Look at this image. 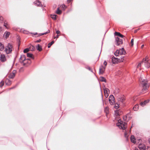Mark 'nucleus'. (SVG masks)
Masks as SVG:
<instances>
[{
  "mask_svg": "<svg viewBox=\"0 0 150 150\" xmlns=\"http://www.w3.org/2000/svg\"><path fill=\"white\" fill-rule=\"evenodd\" d=\"M141 84L142 87V93H144L147 90L148 88L149 87V84L146 79H143L141 82Z\"/></svg>",
  "mask_w": 150,
  "mask_h": 150,
  "instance_id": "1",
  "label": "nucleus"
},
{
  "mask_svg": "<svg viewBox=\"0 0 150 150\" xmlns=\"http://www.w3.org/2000/svg\"><path fill=\"white\" fill-rule=\"evenodd\" d=\"M54 43V41H52L51 42H50L48 45V47L50 48V46Z\"/></svg>",
  "mask_w": 150,
  "mask_h": 150,
  "instance_id": "29",
  "label": "nucleus"
},
{
  "mask_svg": "<svg viewBox=\"0 0 150 150\" xmlns=\"http://www.w3.org/2000/svg\"><path fill=\"white\" fill-rule=\"evenodd\" d=\"M10 33L8 32H6L4 33V34L5 35V36L6 38L8 37L9 35H10Z\"/></svg>",
  "mask_w": 150,
  "mask_h": 150,
  "instance_id": "26",
  "label": "nucleus"
},
{
  "mask_svg": "<svg viewBox=\"0 0 150 150\" xmlns=\"http://www.w3.org/2000/svg\"><path fill=\"white\" fill-rule=\"evenodd\" d=\"M60 7L63 10H65L66 8V6L64 4H62L60 6Z\"/></svg>",
  "mask_w": 150,
  "mask_h": 150,
  "instance_id": "33",
  "label": "nucleus"
},
{
  "mask_svg": "<svg viewBox=\"0 0 150 150\" xmlns=\"http://www.w3.org/2000/svg\"><path fill=\"white\" fill-rule=\"evenodd\" d=\"M149 102V100H145L143 102H142L140 103V105L142 107L144 106L146 104Z\"/></svg>",
  "mask_w": 150,
  "mask_h": 150,
  "instance_id": "18",
  "label": "nucleus"
},
{
  "mask_svg": "<svg viewBox=\"0 0 150 150\" xmlns=\"http://www.w3.org/2000/svg\"><path fill=\"white\" fill-rule=\"evenodd\" d=\"M35 5L38 6L42 7V5L41 4V2L39 0H37L34 2Z\"/></svg>",
  "mask_w": 150,
  "mask_h": 150,
  "instance_id": "9",
  "label": "nucleus"
},
{
  "mask_svg": "<svg viewBox=\"0 0 150 150\" xmlns=\"http://www.w3.org/2000/svg\"><path fill=\"white\" fill-rule=\"evenodd\" d=\"M117 59H118V58H115L114 56H113L112 57V61L113 63L115 64L117 63Z\"/></svg>",
  "mask_w": 150,
  "mask_h": 150,
  "instance_id": "13",
  "label": "nucleus"
},
{
  "mask_svg": "<svg viewBox=\"0 0 150 150\" xmlns=\"http://www.w3.org/2000/svg\"><path fill=\"white\" fill-rule=\"evenodd\" d=\"M41 41V40L40 39L39 40H37L35 42H40Z\"/></svg>",
  "mask_w": 150,
  "mask_h": 150,
  "instance_id": "47",
  "label": "nucleus"
},
{
  "mask_svg": "<svg viewBox=\"0 0 150 150\" xmlns=\"http://www.w3.org/2000/svg\"><path fill=\"white\" fill-rule=\"evenodd\" d=\"M114 35H117L119 36L120 37H121L122 38H123L124 37V36L121 34L120 33L116 32H115V33Z\"/></svg>",
  "mask_w": 150,
  "mask_h": 150,
  "instance_id": "16",
  "label": "nucleus"
},
{
  "mask_svg": "<svg viewBox=\"0 0 150 150\" xmlns=\"http://www.w3.org/2000/svg\"><path fill=\"white\" fill-rule=\"evenodd\" d=\"M6 84L8 85H10L11 83V81L8 79L6 80Z\"/></svg>",
  "mask_w": 150,
  "mask_h": 150,
  "instance_id": "32",
  "label": "nucleus"
},
{
  "mask_svg": "<svg viewBox=\"0 0 150 150\" xmlns=\"http://www.w3.org/2000/svg\"><path fill=\"white\" fill-rule=\"evenodd\" d=\"M138 147L140 150H145L146 149L145 145L143 144L139 145Z\"/></svg>",
  "mask_w": 150,
  "mask_h": 150,
  "instance_id": "14",
  "label": "nucleus"
},
{
  "mask_svg": "<svg viewBox=\"0 0 150 150\" xmlns=\"http://www.w3.org/2000/svg\"><path fill=\"white\" fill-rule=\"evenodd\" d=\"M19 60L20 62L23 64V65L24 66L25 65L26 63V59L25 57V55H21Z\"/></svg>",
  "mask_w": 150,
  "mask_h": 150,
  "instance_id": "4",
  "label": "nucleus"
},
{
  "mask_svg": "<svg viewBox=\"0 0 150 150\" xmlns=\"http://www.w3.org/2000/svg\"><path fill=\"white\" fill-rule=\"evenodd\" d=\"M106 67L104 66L103 67L102 66L99 68V74H103L105 71Z\"/></svg>",
  "mask_w": 150,
  "mask_h": 150,
  "instance_id": "6",
  "label": "nucleus"
},
{
  "mask_svg": "<svg viewBox=\"0 0 150 150\" xmlns=\"http://www.w3.org/2000/svg\"><path fill=\"white\" fill-rule=\"evenodd\" d=\"M115 112H117V110H115Z\"/></svg>",
  "mask_w": 150,
  "mask_h": 150,
  "instance_id": "58",
  "label": "nucleus"
},
{
  "mask_svg": "<svg viewBox=\"0 0 150 150\" xmlns=\"http://www.w3.org/2000/svg\"><path fill=\"white\" fill-rule=\"evenodd\" d=\"M56 16L57 15H51V17L53 20H55L56 19Z\"/></svg>",
  "mask_w": 150,
  "mask_h": 150,
  "instance_id": "28",
  "label": "nucleus"
},
{
  "mask_svg": "<svg viewBox=\"0 0 150 150\" xmlns=\"http://www.w3.org/2000/svg\"><path fill=\"white\" fill-rule=\"evenodd\" d=\"M50 32V31L49 30H48L47 32L45 33H40V34H39V36H41V35H44V34H46L48 33H49Z\"/></svg>",
  "mask_w": 150,
  "mask_h": 150,
  "instance_id": "25",
  "label": "nucleus"
},
{
  "mask_svg": "<svg viewBox=\"0 0 150 150\" xmlns=\"http://www.w3.org/2000/svg\"><path fill=\"white\" fill-rule=\"evenodd\" d=\"M139 108V105L137 104L135 105L133 108V109L134 110L137 111L138 110Z\"/></svg>",
  "mask_w": 150,
  "mask_h": 150,
  "instance_id": "21",
  "label": "nucleus"
},
{
  "mask_svg": "<svg viewBox=\"0 0 150 150\" xmlns=\"http://www.w3.org/2000/svg\"><path fill=\"white\" fill-rule=\"evenodd\" d=\"M124 135L126 138H127L128 136H127V133L126 131L125 132Z\"/></svg>",
  "mask_w": 150,
  "mask_h": 150,
  "instance_id": "41",
  "label": "nucleus"
},
{
  "mask_svg": "<svg viewBox=\"0 0 150 150\" xmlns=\"http://www.w3.org/2000/svg\"><path fill=\"white\" fill-rule=\"evenodd\" d=\"M114 107L115 109H118L119 107V105L117 104H115Z\"/></svg>",
  "mask_w": 150,
  "mask_h": 150,
  "instance_id": "40",
  "label": "nucleus"
},
{
  "mask_svg": "<svg viewBox=\"0 0 150 150\" xmlns=\"http://www.w3.org/2000/svg\"><path fill=\"white\" fill-rule=\"evenodd\" d=\"M117 125L120 129L125 130L127 128V124L126 122H123L120 120H118V122L117 123Z\"/></svg>",
  "mask_w": 150,
  "mask_h": 150,
  "instance_id": "2",
  "label": "nucleus"
},
{
  "mask_svg": "<svg viewBox=\"0 0 150 150\" xmlns=\"http://www.w3.org/2000/svg\"><path fill=\"white\" fill-rule=\"evenodd\" d=\"M56 12L57 14H61L62 12V11L59 10V8H58Z\"/></svg>",
  "mask_w": 150,
  "mask_h": 150,
  "instance_id": "23",
  "label": "nucleus"
},
{
  "mask_svg": "<svg viewBox=\"0 0 150 150\" xmlns=\"http://www.w3.org/2000/svg\"><path fill=\"white\" fill-rule=\"evenodd\" d=\"M104 111H105V112L106 115L108 113V109L107 107H106L105 108Z\"/></svg>",
  "mask_w": 150,
  "mask_h": 150,
  "instance_id": "34",
  "label": "nucleus"
},
{
  "mask_svg": "<svg viewBox=\"0 0 150 150\" xmlns=\"http://www.w3.org/2000/svg\"><path fill=\"white\" fill-rule=\"evenodd\" d=\"M104 90L105 96L107 98L108 96V92H109V90L108 88H105L104 89Z\"/></svg>",
  "mask_w": 150,
  "mask_h": 150,
  "instance_id": "7",
  "label": "nucleus"
},
{
  "mask_svg": "<svg viewBox=\"0 0 150 150\" xmlns=\"http://www.w3.org/2000/svg\"><path fill=\"white\" fill-rule=\"evenodd\" d=\"M87 69H88L89 71H91V72H92V70L89 67H87Z\"/></svg>",
  "mask_w": 150,
  "mask_h": 150,
  "instance_id": "45",
  "label": "nucleus"
},
{
  "mask_svg": "<svg viewBox=\"0 0 150 150\" xmlns=\"http://www.w3.org/2000/svg\"><path fill=\"white\" fill-rule=\"evenodd\" d=\"M30 50L32 51H34L35 49V47L32 45H31L30 46Z\"/></svg>",
  "mask_w": 150,
  "mask_h": 150,
  "instance_id": "30",
  "label": "nucleus"
},
{
  "mask_svg": "<svg viewBox=\"0 0 150 150\" xmlns=\"http://www.w3.org/2000/svg\"><path fill=\"white\" fill-rule=\"evenodd\" d=\"M144 59H143V60L141 62L139 63L138 64V65L137 66V67H140L141 66V65L142 64H143V63H144Z\"/></svg>",
  "mask_w": 150,
  "mask_h": 150,
  "instance_id": "36",
  "label": "nucleus"
},
{
  "mask_svg": "<svg viewBox=\"0 0 150 150\" xmlns=\"http://www.w3.org/2000/svg\"><path fill=\"white\" fill-rule=\"evenodd\" d=\"M15 87H12V88H10V89H13V88H15Z\"/></svg>",
  "mask_w": 150,
  "mask_h": 150,
  "instance_id": "56",
  "label": "nucleus"
},
{
  "mask_svg": "<svg viewBox=\"0 0 150 150\" xmlns=\"http://www.w3.org/2000/svg\"><path fill=\"white\" fill-rule=\"evenodd\" d=\"M125 97L124 96H119L118 98V100L120 102L122 103H124V102L125 100Z\"/></svg>",
  "mask_w": 150,
  "mask_h": 150,
  "instance_id": "8",
  "label": "nucleus"
},
{
  "mask_svg": "<svg viewBox=\"0 0 150 150\" xmlns=\"http://www.w3.org/2000/svg\"><path fill=\"white\" fill-rule=\"evenodd\" d=\"M0 60L1 62H4L6 61V59L4 54H1L0 56Z\"/></svg>",
  "mask_w": 150,
  "mask_h": 150,
  "instance_id": "12",
  "label": "nucleus"
},
{
  "mask_svg": "<svg viewBox=\"0 0 150 150\" xmlns=\"http://www.w3.org/2000/svg\"><path fill=\"white\" fill-rule=\"evenodd\" d=\"M26 59V61L27 60H30L29 59ZM27 62H26V63Z\"/></svg>",
  "mask_w": 150,
  "mask_h": 150,
  "instance_id": "59",
  "label": "nucleus"
},
{
  "mask_svg": "<svg viewBox=\"0 0 150 150\" xmlns=\"http://www.w3.org/2000/svg\"><path fill=\"white\" fill-rule=\"evenodd\" d=\"M131 141L132 142L135 144L136 143V139L133 135H132L130 138Z\"/></svg>",
  "mask_w": 150,
  "mask_h": 150,
  "instance_id": "15",
  "label": "nucleus"
},
{
  "mask_svg": "<svg viewBox=\"0 0 150 150\" xmlns=\"http://www.w3.org/2000/svg\"><path fill=\"white\" fill-rule=\"evenodd\" d=\"M29 48H26L24 50L23 52L24 53H27L29 51Z\"/></svg>",
  "mask_w": 150,
  "mask_h": 150,
  "instance_id": "37",
  "label": "nucleus"
},
{
  "mask_svg": "<svg viewBox=\"0 0 150 150\" xmlns=\"http://www.w3.org/2000/svg\"><path fill=\"white\" fill-rule=\"evenodd\" d=\"M0 18H1H1H3L1 17H0Z\"/></svg>",
  "mask_w": 150,
  "mask_h": 150,
  "instance_id": "61",
  "label": "nucleus"
},
{
  "mask_svg": "<svg viewBox=\"0 0 150 150\" xmlns=\"http://www.w3.org/2000/svg\"><path fill=\"white\" fill-rule=\"evenodd\" d=\"M7 24L6 23H5V22L4 23V26L5 27H6V28H7Z\"/></svg>",
  "mask_w": 150,
  "mask_h": 150,
  "instance_id": "46",
  "label": "nucleus"
},
{
  "mask_svg": "<svg viewBox=\"0 0 150 150\" xmlns=\"http://www.w3.org/2000/svg\"><path fill=\"white\" fill-rule=\"evenodd\" d=\"M12 45L10 43L8 44L5 50L6 53L8 54L11 53L12 51Z\"/></svg>",
  "mask_w": 150,
  "mask_h": 150,
  "instance_id": "3",
  "label": "nucleus"
},
{
  "mask_svg": "<svg viewBox=\"0 0 150 150\" xmlns=\"http://www.w3.org/2000/svg\"><path fill=\"white\" fill-rule=\"evenodd\" d=\"M4 48V45L1 43L0 42V51H3Z\"/></svg>",
  "mask_w": 150,
  "mask_h": 150,
  "instance_id": "22",
  "label": "nucleus"
},
{
  "mask_svg": "<svg viewBox=\"0 0 150 150\" xmlns=\"http://www.w3.org/2000/svg\"><path fill=\"white\" fill-rule=\"evenodd\" d=\"M59 35H58V34L57 35L54 37L55 38H58L59 36Z\"/></svg>",
  "mask_w": 150,
  "mask_h": 150,
  "instance_id": "50",
  "label": "nucleus"
},
{
  "mask_svg": "<svg viewBox=\"0 0 150 150\" xmlns=\"http://www.w3.org/2000/svg\"><path fill=\"white\" fill-rule=\"evenodd\" d=\"M16 71L15 70H14L11 73L12 74H13L15 75V74L16 73Z\"/></svg>",
  "mask_w": 150,
  "mask_h": 150,
  "instance_id": "42",
  "label": "nucleus"
},
{
  "mask_svg": "<svg viewBox=\"0 0 150 150\" xmlns=\"http://www.w3.org/2000/svg\"><path fill=\"white\" fill-rule=\"evenodd\" d=\"M60 33V31H59V30H57V31H56V33H57V34H59Z\"/></svg>",
  "mask_w": 150,
  "mask_h": 150,
  "instance_id": "49",
  "label": "nucleus"
},
{
  "mask_svg": "<svg viewBox=\"0 0 150 150\" xmlns=\"http://www.w3.org/2000/svg\"><path fill=\"white\" fill-rule=\"evenodd\" d=\"M15 76V75L13 74H12L11 73L9 76L8 77L9 78L11 79H13Z\"/></svg>",
  "mask_w": 150,
  "mask_h": 150,
  "instance_id": "27",
  "label": "nucleus"
},
{
  "mask_svg": "<svg viewBox=\"0 0 150 150\" xmlns=\"http://www.w3.org/2000/svg\"><path fill=\"white\" fill-rule=\"evenodd\" d=\"M124 56H121L119 58H118V59H117V63L122 62L124 60Z\"/></svg>",
  "mask_w": 150,
  "mask_h": 150,
  "instance_id": "17",
  "label": "nucleus"
},
{
  "mask_svg": "<svg viewBox=\"0 0 150 150\" xmlns=\"http://www.w3.org/2000/svg\"><path fill=\"white\" fill-rule=\"evenodd\" d=\"M101 96H102V101H103V95L102 94L101 95Z\"/></svg>",
  "mask_w": 150,
  "mask_h": 150,
  "instance_id": "53",
  "label": "nucleus"
},
{
  "mask_svg": "<svg viewBox=\"0 0 150 150\" xmlns=\"http://www.w3.org/2000/svg\"><path fill=\"white\" fill-rule=\"evenodd\" d=\"M109 102L111 105H113L115 103V101L114 100H110Z\"/></svg>",
  "mask_w": 150,
  "mask_h": 150,
  "instance_id": "38",
  "label": "nucleus"
},
{
  "mask_svg": "<svg viewBox=\"0 0 150 150\" xmlns=\"http://www.w3.org/2000/svg\"><path fill=\"white\" fill-rule=\"evenodd\" d=\"M134 150H139L137 148H135L134 149Z\"/></svg>",
  "mask_w": 150,
  "mask_h": 150,
  "instance_id": "57",
  "label": "nucleus"
},
{
  "mask_svg": "<svg viewBox=\"0 0 150 150\" xmlns=\"http://www.w3.org/2000/svg\"><path fill=\"white\" fill-rule=\"evenodd\" d=\"M114 54L116 56H117L120 54L118 50H117L114 53Z\"/></svg>",
  "mask_w": 150,
  "mask_h": 150,
  "instance_id": "35",
  "label": "nucleus"
},
{
  "mask_svg": "<svg viewBox=\"0 0 150 150\" xmlns=\"http://www.w3.org/2000/svg\"><path fill=\"white\" fill-rule=\"evenodd\" d=\"M123 120H126L127 119V116L125 117H124L123 118Z\"/></svg>",
  "mask_w": 150,
  "mask_h": 150,
  "instance_id": "48",
  "label": "nucleus"
},
{
  "mask_svg": "<svg viewBox=\"0 0 150 150\" xmlns=\"http://www.w3.org/2000/svg\"><path fill=\"white\" fill-rule=\"evenodd\" d=\"M116 44L118 46L122 43V39L119 38L118 37H117L115 38Z\"/></svg>",
  "mask_w": 150,
  "mask_h": 150,
  "instance_id": "5",
  "label": "nucleus"
},
{
  "mask_svg": "<svg viewBox=\"0 0 150 150\" xmlns=\"http://www.w3.org/2000/svg\"><path fill=\"white\" fill-rule=\"evenodd\" d=\"M103 64L105 65V67H106V66L107 65V63L105 61L104 62V63H103Z\"/></svg>",
  "mask_w": 150,
  "mask_h": 150,
  "instance_id": "44",
  "label": "nucleus"
},
{
  "mask_svg": "<svg viewBox=\"0 0 150 150\" xmlns=\"http://www.w3.org/2000/svg\"><path fill=\"white\" fill-rule=\"evenodd\" d=\"M118 50L120 55H125L126 53L125 51L124 50V49L123 48H121V49Z\"/></svg>",
  "mask_w": 150,
  "mask_h": 150,
  "instance_id": "10",
  "label": "nucleus"
},
{
  "mask_svg": "<svg viewBox=\"0 0 150 150\" xmlns=\"http://www.w3.org/2000/svg\"><path fill=\"white\" fill-rule=\"evenodd\" d=\"M27 57L33 58L32 54L30 53H27Z\"/></svg>",
  "mask_w": 150,
  "mask_h": 150,
  "instance_id": "31",
  "label": "nucleus"
},
{
  "mask_svg": "<svg viewBox=\"0 0 150 150\" xmlns=\"http://www.w3.org/2000/svg\"><path fill=\"white\" fill-rule=\"evenodd\" d=\"M115 98L113 95H110L109 98V101H110V100H114Z\"/></svg>",
  "mask_w": 150,
  "mask_h": 150,
  "instance_id": "19",
  "label": "nucleus"
},
{
  "mask_svg": "<svg viewBox=\"0 0 150 150\" xmlns=\"http://www.w3.org/2000/svg\"><path fill=\"white\" fill-rule=\"evenodd\" d=\"M144 45H142L141 46V48H142L144 47Z\"/></svg>",
  "mask_w": 150,
  "mask_h": 150,
  "instance_id": "55",
  "label": "nucleus"
},
{
  "mask_svg": "<svg viewBox=\"0 0 150 150\" xmlns=\"http://www.w3.org/2000/svg\"><path fill=\"white\" fill-rule=\"evenodd\" d=\"M72 0H67V1L68 2V3H70L71 1H72Z\"/></svg>",
  "mask_w": 150,
  "mask_h": 150,
  "instance_id": "51",
  "label": "nucleus"
},
{
  "mask_svg": "<svg viewBox=\"0 0 150 150\" xmlns=\"http://www.w3.org/2000/svg\"><path fill=\"white\" fill-rule=\"evenodd\" d=\"M117 115H119V114L118 113H117Z\"/></svg>",
  "mask_w": 150,
  "mask_h": 150,
  "instance_id": "60",
  "label": "nucleus"
},
{
  "mask_svg": "<svg viewBox=\"0 0 150 150\" xmlns=\"http://www.w3.org/2000/svg\"><path fill=\"white\" fill-rule=\"evenodd\" d=\"M143 64H144V65H145V67L147 68H149L150 67L149 63L147 62V61H146V59H144Z\"/></svg>",
  "mask_w": 150,
  "mask_h": 150,
  "instance_id": "11",
  "label": "nucleus"
},
{
  "mask_svg": "<svg viewBox=\"0 0 150 150\" xmlns=\"http://www.w3.org/2000/svg\"><path fill=\"white\" fill-rule=\"evenodd\" d=\"M0 83H1V84L0 85V87H2L4 85V83L2 82V81H1L0 82Z\"/></svg>",
  "mask_w": 150,
  "mask_h": 150,
  "instance_id": "43",
  "label": "nucleus"
},
{
  "mask_svg": "<svg viewBox=\"0 0 150 150\" xmlns=\"http://www.w3.org/2000/svg\"><path fill=\"white\" fill-rule=\"evenodd\" d=\"M32 34H33L34 35H36L38 34V33H33Z\"/></svg>",
  "mask_w": 150,
  "mask_h": 150,
  "instance_id": "52",
  "label": "nucleus"
},
{
  "mask_svg": "<svg viewBox=\"0 0 150 150\" xmlns=\"http://www.w3.org/2000/svg\"><path fill=\"white\" fill-rule=\"evenodd\" d=\"M131 46L132 47L134 45V39H132L131 40Z\"/></svg>",
  "mask_w": 150,
  "mask_h": 150,
  "instance_id": "39",
  "label": "nucleus"
},
{
  "mask_svg": "<svg viewBox=\"0 0 150 150\" xmlns=\"http://www.w3.org/2000/svg\"><path fill=\"white\" fill-rule=\"evenodd\" d=\"M100 81L102 82H106V80L105 78L103 77H100Z\"/></svg>",
  "mask_w": 150,
  "mask_h": 150,
  "instance_id": "24",
  "label": "nucleus"
},
{
  "mask_svg": "<svg viewBox=\"0 0 150 150\" xmlns=\"http://www.w3.org/2000/svg\"><path fill=\"white\" fill-rule=\"evenodd\" d=\"M2 30V28H1L0 27V32H1Z\"/></svg>",
  "mask_w": 150,
  "mask_h": 150,
  "instance_id": "54",
  "label": "nucleus"
},
{
  "mask_svg": "<svg viewBox=\"0 0 150 150\" xmlns=\"http://www.w3.org/2000/svg\"><path fill=\"white\" fill-rule=\"evenodd\" d=\"M36 48L38 50L40 51H41L42 50V47L39 44L38 45L37 47H36Z\"/></svg>",
  "mask_w": 150,
  "mask_h": 150,
  "instance_id": "20",
  "label": "nucleus"
}]
</instances>
